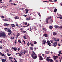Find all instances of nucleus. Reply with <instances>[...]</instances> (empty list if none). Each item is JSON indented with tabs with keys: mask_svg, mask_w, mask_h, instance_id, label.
<instances>
[{
	"mask_svg": "<svg viewBox=\"0 0 62 62\" xmlns=\"http://www.w3.org/2000/svg\"><path fill=\"white\" fill-rule=\"evenodd\" d=\"M4 21H8V19L7 20L6 19H3Z\"/></svg>",
	"mask_w": 62,
	"mask_h": 62,
	"instance_id": "nucleus-33",
	"label": "nucleus"
},
{
	"mask_svg": "<svg viewBox=\"0 0 62 62\" xmlns=\"http://www.w3.org/2000/svg\"><path fill=\"white\" fill-rule=\"evenodd\" d=\"M51 42L52 43H53V40H52L51 41Z\"/></svg>",
	"mask_w": 62,
	"mask_h": 62,
	"instance_id": "nucleus-58",
	"label": "nucleus"
},
{
	"mask_svg": "<svg viewBox=\"0 0 62 62\" xmlns=\"http://www.w3.org/2000/svg\"><path fill=\"white\" fill-rule=\"evenodd\" d=\"M50 58V57H47L46 59H49V58Z\"/></svg>",
	"mask_w": 62,
	"mask_h": 62,
	"instance_id": "nucleus-55",
	"label": "nucleus"
},
{
	"mask_svg": "<svg viewBox=\"0 0 62 62\" xmlns=\"http://www.w3.org/2000/svg\"><path fill=\"white\" fill-rule=\"evenodd\" d=\"M24 9H25V8H23L22 9V10H24Z\"/></svg>",
	"mask_w": 62,
	"mask_h": 62,
	"instance_id": "nucleus-59",
	"label": "nucleus"
},
{
	"mask_svg": "<svg viewBox=\"0 0 62 62\" xmlns=\"http://www.w3.org/2000/svg\"><path fill=\"white\" fill-rule=\"evenodd\" d=\"M30 44L31 46H34V45L33 44H32V43H30Z\"/></svg>",
	"mask_w": 62,
	"mask_h": 62,
	"instance_id": "nucleus-36",
	"label": "nucleus"
},
{
	"mask_svg": "<svg viewBox=\"0 0 62 62\" xmlns=\"http://www.w3.org/2000/svg\"><path fill=\"white\" fill-rule=\"evenodd\" d=\"M24 23L25 25H27V23L26 22H24Z\"/></svg>",
	"mask_w": 62,
	"mask_h": 62,
	"instance_id": "nucleus-45",
	"label": "nucleus"
},
{
	"mask_svg": "<svg viewBox=\"0 0 62 62\" xmlns=\"http://www.w3.org/2000/svg\"><path fill=\"white\" fill-rule=\"evenodd\" d=\"M53 35L54 36H55V35H57V33H55V32H53Z\"/></svg>",
	"mask_w": 62,
	"mask_h": 62,
	"instance_id": "nucleus-10",
	"label": "nucleus"
},
{
	"mask_svg": "<svg viewBox=\"0 0 62 62\" xmlns=\"http://www.w3.org/2000/svg\"><path fill=\"white\" fill-rule=\"evenodd\" d=\"M57 43L55 42L53 43V46L54 47H56L57 45Z\"/></svg>",
	"mask_w": 62,
	"mask_h": 62,
	"instance_id": "nucleus-4",
	"label": "nucleus"
},
{
	"mask_svg": "<svg viewBox=\"0 0 62 62\" xmlns=\"http://www.w3.org/2000/svg\"><path fill=\"white\" fill-rule=\"evenodd\" d=\"M31 19V18L30 17H27L26 18L27 20H30Z\"/></svg>",
	"mask_w": 62,
	"mask_h": 62,
	"instance_id": "nucleus-11",
	"label": "nucleus"
},
{
	"mask_svg": "<svg viewBox=\"0 0 62 62\" xmlns=\"http://www.w3.org/2000/svg\"><path fill=\"white\" fill-rule=\"evenodd\" d=\"M0 48L1 49H2V46H0Z\"/></svg>",
	"mask_w": 62,
	"mask_h": 62,
	"instance_id": "nucleus-52",
	"label": "nucleus"
},
{
	"mask_svg": "<svg viewBox=\"0 0 62 62\" xmlns=\"http://www.w3.org/2000/svg\"><path fill=\"white\" fill-rule=\"evenodd\" d=\"M38 15L39 16H40L41 15H40V13H38Z\"/></svg>",
	"mask_w": 62,
	"mask_h": 62,
	"instance_id": "nucleus-47",
	"label": "nucleus"
},
{
	"mask_svg": "<svg viewBox=\"0 0 62 62\" xmlns=\"http://www.w3.org/2000/svg\"><path fill=\"white\" fill-rule=\"evenodd\" d=\"M42 42H43V44H45V43H46V41L45 40H43Z\"/></svg>",
	"mask_w": 62,
	"mask_h": 62,
	"instance_id": "nucleus-9",
	"label": "nucleus"
},
{
	"mask_svg": "<svg viewBox=\"0 0 62 62\" xmlns=\"http://www.w3.org/2000/svg\"><path fill=\"white\" fill-rule=\"evenodd\" d=\"M1 18L3 19L4 18V16H1Z\"/></svg>",
	"mask_w": 62,
	"mask_h": 62,
	"instance_id": "nucleus-48",
	"label": "nucleus"
},
{
	"mask_svg": "<svg viewBox=\"0 0 62 62\" xmlns=\"http://www.w3.org/2000/svg\"><path fill=\"white\" fill-rule=\"evenodd\" d=\"M2 0H0V4H1L2 3Z\"/></svg>",
	"mask_w": 62,
	"mask_h": 62,
	"instance_id": "nucleus-49",
	"label": "nucleus"
},
{
	"mask_svg": "<svg viewBox=\"0 0 62 62\" xmlns=\"http://www.w3.org/2000/svg\"><path fill=\"white\" fill-rule=\"evenodd\" d=\"M13 5H14L15 6H16V5H17L16 4H15V3H14Z\"/></svg>",
	"mask_w": 62,
	"mask_h": 62,
	"instance_id": "nucleus-60",
	"label": "nucleus"
},
{
	"mask_svg": "<svg viewBox=\"0 0 62 62\" xmlns=\"http://www.w3.org/2000/svg\"><path fill=\"white\" fill-rule=\"evenodd\" d=\"M0 55H2V56H5V55H4V54H2V53H0Z\"/></svg>",
	"mask_w": 62,
	"mask_h": 62,
	"instance_id": "nucleus-24",
	"label": "nucleus"
},
{
	"mask_svg": "<svg viewBox=\"0 0 62 62\" xmlns=\"http://www.w3.org/2000/svg\"><path fill=\"white\" fill-rule=\"evenodd\" d=\"M29 45H30V44L29 43V42L27 44V45L28 46H29Z\"/></svg>",
	"mask_w": 62,
	"mask_h": 62,
	"instance_id": "nucleus-46",
	"label": "nucleus"
},
{
	"mask_svg": "<svg viewBox=\"0 0 62 62\" xmlns=\"http://www.w3.org/2000/svg\"><path fill=\"white\" fill-rule=\"evenodd\" d=\"M12 34V32H10L8 33V36H10L11 34Z\"/></svg>",
	"mask_w": 62,
	"mask_h": 62,
	"instance_id": "nucleus-13",
	"label": "nucleus"
},
{
	"mask_svg": "<svg viewBox=\"0 0 62 62\" xmlns=\"http://www.w3.org/2000/svg\"><path fill=\"white\" fill-rule=\"evenodd\" d=\"M52 39H53V40L54 41H56V38H54V37H53L52 38Z\"/></svg>",
	"mask_w": 62,
	"mask_h": 62,
	"instance_id": "nucleus-18",
	"label": "nucleus"
},
{
	"mask_svg": "<svg viewBox=\"0 0 62 62\" xmlns=\"http://www.w3.org/2000/svg\"><path fill=\"white\" fill-rule=\"evenodd\" d=\"M13 49L14 51H17V48L15 47H14L13 48Z\"/></svg>",
	"mask_w": 62,
	"mask_h": 62,
	"instance_id": "nucleus-19",
	"label": "nucleus"
},
{
	"mask_svg": "<svg viewBox=\"0 0 62 62\" xmlns=\"http://www.w3.org/2000/svg\"><path fill=\"white\" fill-rule=\"evenodd\" d=\"M54 2H56V1H57V0H54Z\"/></svg>",
	"mask_w": 62,
	"mask_h": 62,
	"instance_id": "nucleus-64",
	"label": "nucleus"
},
{
	"mask_svg": "<svg viewBox=\"0 0 62 62\" xmlns=\"http://www.w3.org/2000/svg\"><path fill=\"white\" fill-rule=\"evenodd\" d=\"M17 40H15V44H16V43H17Z\"/></svg>",
	"mask_w": 62,
	"mask_h": 62,
	"instance_id": "nucleus-39",
	"label": "nucleus"
},
{
	"mask_svg": "<svg viewBox=\"0 0 62 62\" xmlns=\"http://www.w3.org/2000/svg\"><path fill=\"white\" fill-rule=\"evenodd\" d=\"M24 16H25V17H26V16H27V15H24Z\"/></svg>",
	"mask_w": 62,
	"mask_h": 62,
	"instance_id": "nucleus-57",
	"label": "nucleus"
},
{
	"mask_svg": "<svg viewBox=\"0 0 62 62\" xmlns=\"http://www.w3.org/2000/svg\"><path fill=\"white\" fill-rule=\"evenodd\" d=\"M33 43H34V44H37V42H36L35 41H34Z\"/></svg>",
	"mask_w": 62,
	"mask_h": 62,
	"instance_id": "nucleus-32",
	"label": "nucleus"
},
{
	"mask_svg": "<svg viewBox=\"0 0 62 62\" xmlns=\"http://www.w3.org/2000/svg\"><path fill=\"white\" fill-rule=\"evenodd\" d=\"M44 29H45V28H42V30H44Z\"/></svg>",
	"mask_w": 62,
	"mask_h": 62,
	"instance_id": "nucleus-61",
	"label": "nucleus"
},
{
	"mask_svg": "<svg viewBox=\"0 0 62 62\" xmlns=\"http://www.w3.org/2000/svg\"><path fill=\"white\" fill-rule=\"evenodd\" d=\"M25 10L26 11V13H28V9H26Z\"/></svg>",
	"mask_w": 62,
	"mask_h": 62,
	"instance_id": "nucleus-30",
	"label": "nucleus"
},
{
	"mask_svg": "<svg viewBox=\"0 0 62 62\" xmlns=\"http://www.w3.org/2000/svg\"><path fill=\"white\" fill-rule=\"evenodd\" d=\"M59 39H57V40L56 39V42H57L58 41H59Z\"/></svg>",
	"mask_w": 62,
	"mask_h": 62,
	"instance_id": "nucleus-44",
	"label": "nucleus"
},
{
	"mask_svg": "<svg viewBox=\"0 0 62 62\" xmlns=\"http://www.w3.org/2000/svg\"><path fill=\"white\" fill-rule=\"evenodd\" d=\"M6 33L5 32H3V33H2V37L3 38H5L6 37Z\"/></svg>",
	"mask_w": 62,
	"mask_h": 62,
	"instance_id": "nucleus-3",
	"label": "nucleus"
},
{
	"mask_svg": "<svg viewBox=\"0 0 62 62\" xmlns=\"http://www.w3.org/2000/svg\"><path fill=\"white\" fill-rule=\"evenodd\" d=\"M14 62H17V60H16L15 61H14Z\"/></svg>",
	"mask_w": 62,
	"mask_h": 62,
	"instance_id": "nucleus-63",
	"label": "nucleus"
},
{
	"mask_svg": "<svg viewBox=\"0 0 62 62\" xmlns=\"http://www.w3.org/2000/svg\"><path fill=\"white\" fill-rule=\"evenodd\" d=\"M59 54H62V53L61 52V51H59Z\"/></svg>",
	"mask_w": 62,
	"mask_h": 62,
	"instance_id": "nucleus-38",
	"label": "nucleus"
},
{
	"mask_svg": "<svg viewBox=\"0 0 62 62\" xmlns=\"http://www.w3.org/2000/svg\"><path fill=\"white\" fill-rule=\"evenodd\" d=\"M7 55L8 56H10L11 55V54H9L8 53H7Z\"/></svg>",
	"mask_w": 62,
	"mask_h": 62,
	"instance_id": "nucleus-23",
	"label": "nucleus"
},
{
	"mask_svg": "<svg viewBox=\"0 0 62 62\" xmlns=\"http://www.w3.org/2000/svg\"><path fill=\"white\" fill-rule=\"evenodd\" d=\"M9 25V24H8L7 23H6L4 25L5 26H8V25Z\"/></svg>",
	"mask_w": 62,
	"mask_h": 62,
	"instance_id": "nucleus-14",
	"label": "nucleus"
},
{
	"mask_svg": "<svg viewBox=\"0 0 62 62\" xmlns=\"http://www.w3.org/2000/svg\"><path fill=\"white\" fill-rule=\"evenodd\" d=\"M47 44L49 45L50 46H51V42H50L49 41H47Z\"/></svg>",
	"mask_w": 62,
	"mask_h": 62,
	"instance_id": "nucleus-6",
	"label": "nucleus"
},
{
	"mask_svg": "<svg viewBox=\"0 0 62 62\" xmlns=\"http://www.w3.org/2000/svg\"><path fill=\"white\" fill-rule=\"evenodd\" d=\"M53 57L55 60H56V59L58 58V56H55V55L53 56Z\"/></svg>",
	"mask_w": 62,
	"mask_h": 62,
	"instance_id": "nucleus-5",
	"label": "nucleus"
},
{
	"mask_svg": "<svg viewBox=\"0 0 62 62\" xmlns=\"http://www.w3.org/2000/svg\"><path fill=\"white\" fill-rule=\"evenodd\" d=\"M33 47H30V50H31V51L33 50Z\"/></svg>",
	"mask_w": 62,
	"mask_h": 62,
	"instance_id": "nucleus-35",
	"label": "nucleus"
},
{
	"mask_svg": "<svg viewBox=\"0 0 62 62\" xmlns=\"http://www.w3.org/2000/svg\"><path fill=\"white\" fill-rule=\"evenodd\" d=\"M4 29H5V30H8L7 29V28H4Z\"/></svg>",
	"mask_w": 62,
	"mask_h": 62,
	"instance_id": "nucleus-56",
	"label": "nucleus"
},
{
	"mask_svg": "<svg viewBox=\"0 0 62 62\" xmlns=\"http://www.w3.org/2000/svg\"><path fill=\"white\" fill-rule=\"evenodd\" d=\"M46 60L48 61V62H50V59H46Z\"/></svg>",
	"mask_w": 62,
	"mask_h": 62,
	"instance_id": "nucleus-34",
	"label": "nucleus"
},
{
	"mask_svg": "<svg viewBox=\"0 0 62 62\" xmlns=\"http://www.w3.org/2000/svg\"><path fill=\"white\" fill-rule=\"evenodd\" d=\"M11 39H14V37L13 38L11 37Z\"/></svg>",
	"mask_w": 62,
	"mask_h": 62,
	"instance_id": "nucleus-53",
	"label": "nucleus"
},
{
	"mask_svg": "<svg viewBox=\"0 0 62 62\" xmlns=\"http://www.w3.org/2000/svg\"><path fill=\"white\" fill-rule=\"evenodd\" d=\"M11 26H12V27H15V25H14V24H11Z\"/></svg>",
	"mask_w": 62,
	"mask_h": 62,
	"instance_id": "nucleus-16",
	"label": "nucleus"
},
{
	"mask_svg": "<svg viewBox=\"0 0 62 62\" xmlns=\"http://www.w3.org/2000/svg\"><path fill=\"white\" fill-rule=\"evenodd\" d=\"M54 11L55 12H56L57 11V9L56 8H55L54 9Z\"/></svg>",
	"mask_w": 62,
	"mask_h": 62,
	"instance_id": "nucleus-21",
	"label": "nucleus"
},
{
	"mask_svg": "<svg viewBox=\"0 0 62 62\" xmlns=\"http://www.w3.org/2000/svg\"><path fill=\"white\" fill-rule=\"evenodd\" d=\"M6 61V60L5 59H2V61L3 62H5Z\"/></svg>",
	"mask_w": 62,
	"mask_h": 62,
	"instance_id": "nucleus-28",
	"label": "nucleus"
},
{
	"mask_svg": "<svg viewBox=\"0 0 62 62\" xmlns=\"http://www.w3.org/2000/svg\"><path fill=\"white\" fill-rule=\"evenodd\" d=\"M18 41L19 42V43H21V41L19 40H18Z\"/></svg>",
	"mask_w": 62,
	"mask_h": 62,
	"instance_id": "nucleus-41",
	"label": "nucleus"
},
{
	"mask_svg": "<svg viewBox=\"0 0 62 62\" xmlns=\"http://www.w3.org/2000/svg\"><path fill=\"white\" fill-rule=\"evenodd\" d=\"M3 32H0V37H2Z\"/></svg>",
	"mask_w": 62,
	"mask_h": 62,
	"instance_id": "nucleus-7",
	"label": "nucleus"
},
{
	"mask_svg": "<svg viewBox=\"0 0 62 62\" xmlns=\"http://www.w3.org/2000/svg\"><path fill=\"white\" fill-rule=\"evenodd\" d=\"M26 32V31H23V33H25V32Z\"/></svg>",
	"mask_w": 62,
	"mask_h": 62,
	"instance_id": "nucleus-51",
	"label": "nucleus"
},
{
	"mask_svg": "<svg viewBox=\"0 0 62 62\" xmlns=\"http://www.w3.org/2000/svg\"><path fill=\"white\" fill-rule=\"evenodd\" d=\"M17 35L18 37V36H20V33H18Z\"/></svg>",
	"mask_w": 62,
	"mask_h": 62,
	"instance_id": "nucleus-42",
	"label": "nucleus"
},
{
	"mask_svg": "<svg viewBox=\"0 0 62 62\" xmlns=\"http://www.w3.org/2000/svg\"><path fill=\"white\" fill-rule=\"evenodd\" d=\"M27 51H26L25 50H24V53L25 54V53H27Z\"/></svg>",
	"mask_w": 62,
	"mask_h": 62,
	"instance_id": "nucleus-12",
	"label": "nucleus"
},
{
	"mask_svg": "<svg viewBox=\"0 0 62 62\" xmlns=\"http://www.w3.org/2000/svg\"><path fill=\"white\" fill-rule=\"evenodd\" d=\"M8 32H12L11 30L10 29H8Z\"/></svg>",
	"mask_w": 62,
	"mask_h": 62,
	"instance_id": "nucleus-25",
	"label": "nucleus"
},
{
	"mask_svg": "<svg viewBox=\"0 0 62 62\" xmlns=\"http://www.w3.org/2000/svg\"><path fill=\"white\" fill-rule=\"evenodd\" d=\"M20 54H23V53L22 51H21L20 52Z\"/></svg>",
	"mask_w": 62,
	"mask_h": 62,
	"instance_id": "nucleus-43",
	"label": "nucleus"
},
{
	"mask_svg": "<svg viewBox=\"0 0 62 62\" xmlns=\"http://www.w3.org/2000/svg\"><path fill=\"white\" fill-rule=\"evenodd\" d=\"M59 59H60V62H61V59L60 58H59Z\"/></svg>",
	"mask_w": 62,
	"mask_h": 62,
	"instance_id": "nucleus-50",
	"label": "nucleus"
},
{
	"mask_svg": "<svg viewBox=\"0 0 62 62\" xmlns=\"http://www.w3.org/2000/svg\"><path fill=\"white\" fill-rule=\"evenodd\" d=\"M49 28L50 29H52L53 28V27H52V26H50L49 27Z\"/></svg>",
	"mask_w": 62,
	"mask_h": 62,
	"instance_id": "nucleus-31",
	"label": "nucleus"
},
{
	"mask_svg": "<svg viewBox=\"0 0 62 62\" xmlns=\"http://www.w3.org/2000/svg\"><path fill=\"white\" fill-rule=\"evenodd\" d=\"M55 28L56 29L57 28H59V26H57L56 25H55Z\"/></svg>",
	"mask_w": 62,
	"mask_h": 62,
	"instance_id": "nucleus-17",
	"label": "nucleus"
},
{
	"mask_svg": "<svg viewBox=\"0 0 62 62\" xmlns=\"http://www.w3.org/2000/svg\"><path fill=\"white\" fill-rule=\"evenodd\" d=\"M23 37H24V39H27V38H26V37H25V36H24Z\"/></svg>",
	"mask_w": 62,
	"mask_h": 62,
	"instance_id": "nucleus-40",
	"label": "nucleus"
},
{
	"mask_svg": "<svg viewBox=\"0 0 62 62\" xmlns=\"http://www.w3.org/2000/svg\"><path fill=\"white\" fill-rule=\"evenodd\" d=\"M20 48H19L18 49V51H19V50H20Z\"/></svg>",
	"mask_w": 62,
	"mask_h": 62,
	"instance_id": "nucleus-62",
	"label": "nucleus"
},
{
	"mask_svg": "<svg viewBox=\"0 0 62 62\" xmlns=\"http://www.w3.org/2000/svg\"><path fill=\"white\" fill-rule=\"evenodd\" d=\"M56 17L57 18H59V19H61V20H62V17Z\"/></svg>",
	"mask_w": 62,
	"mask_h": 62,
	"instance_id": "nucleus-27",
	"label": "nucleus"
},
{
	"mask_svg": "<svg viewBox=\"0 0 62 62\" xmlns=\"http://www.w3.org/2000/svg\"><path fill=\"white\" fill-rule=\"evenodd\" d=\"M19 61L20 62H23V60L22 59H19Z\"/></svg>",
	"mask_w": 62,
	"mask_h": 62,
	"instance_id": "nucleus-29",
	"label": "nucleus"
},
{
	"mask_svg": "<svg viewBox=\"0 0 62 62\" xmlns=\"http://www.w3.org/2000/svg\"><path fill=\"white\" fill-rule=\"evenodd\" d=\"M51 16H50L47 18L46 20V22L47 23H52L53 21H52V19L51 20Z\"/></svg>",
	"mask_w": 62,
	"mask_h": 62,
	"instance_id": "nucleus-1",
	"label": "nucleus"
},
{
	"mask_svg": "<svg viewBox=\"0 0 62 62\" xmlns=\"http://www.w3.org/2000/svg\"><path fill=\"white\" fill-rule=\"evenodd\" d=\"M32 53V54H31L32 58L33 59H36V58H37V56L36 55L35 53L33 51Z\"/></svg>",
	"mask_w": 62,
	"mask_h": 62,
	"instance_id": "nucleus-2",
	"label": "nucleus"
},
{
	"mask_svg": "<svg viewBox=\"0 0 62 62\" xmlns=\"http://www.w3.org/2000/svg\"><path fill=\"white\" fill-rule=\"evenodd\" d=\"M39 57L40 58V60H43V58L41 56H39Z\"/></svg>",
	"mask_w": 62,
	"mask_h": 62,
	"instance_id": "nucleus-15",
	"label": "nucleus"
},
{
	"mask_svg": "<svg viewBox=\"0 0 62 62\" xmlns=\"http://www.w3.org/2000/svg\"><path fill=\"white\" fill-rule=\"evenodd\" d=\"M59 28L62 29V25L60 26L59 27Z\"/></svg>",
	"mask_w": 62,
	"mask_h": 62,
	"instance_id": "nucleus-37",
	"label": "nucleus"
},
{
	"mask_svg": "<svg viewBox=\"0 0 62 62\" xmlns=\"http://www.w3.org/2000/svg\"><path fill=\"white\" fill-rule=\"evenodd\" d=\"M44 36L45 37H48V35L47 34H44Z\"/></svg>",
	"mask_w": 62,
	"mask_h": 62,
	"instance_id": "nucleus-20",
	"label": "nucleus"
},
{
	"mask_svg": "<svg viewBox=\"0 0 62 62\" xmlns=\"http://www.w3.org/2000/svg\"><path fill=\"white\" fill-rule=\"evenodd\" d=\"M15 19H16V20H17L19 19V17L18 16H16L15 17Z\"/></svg>",
	"mask_w": 62,
	"mask_h": 62,
	"instance_id": "nucleus-8",
	"label": "nucleus"
},
{
	"mask_svg": "<svg viewBox=\"0 0 62 62\" xmlns=\"http://www.w3.org/2000/svg\"><path fill=\"white\" fill-rule=\"evenodd\" d=\"M9 59L10 60V59H13V58L12 57H10L9 58Z\"/></svg>",
	"mask_w": 62,
	"mask_h": 62,
	"instance_id": "nucleus-22",
	"label": "nucleus"
},
{
	"mask_svg": "<svg viewBox=\"0 0 62 62\" xmlns=\"http://www.w3.org/2000/svg\"><path fill=\"white\" fill-rule=\"evenodd\" d=\"M50 61V62H54V61H53V60L52 59H50V61Z\"/></svg>",
	"mask_w": 62,
	"mask_h": 62,
	"instance_id": "nucleus-26",
	"label": "nucleus"
},
{
	"mask_svg": "<svg viewBox=\"0 0 62 62\" xmlns=\"http://www.w3.org/2000/svg\"><path fill=\"white\" fill-rule=\"evenodd\" d=\"M60 45V44L59 43L58 45V46H59Z\"/></svg>",
	"mask_w": 62,
	"mask_h": 62,
	"instance_id": "nucleus-54",
	"label": "nucleus"
}]
</instances>
